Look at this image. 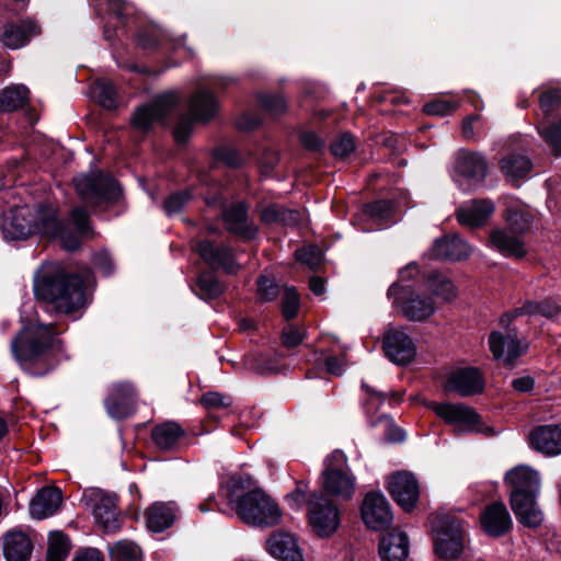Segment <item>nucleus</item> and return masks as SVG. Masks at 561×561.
Here are the masks:
<instances>
[{
    "label": "nucleus",
    "mask_w": 561,
    "mask_h": 561,
    "mask_svg": "<svg viewBox=\"0 0 561 561\" xmlns=\"http://www.w3.org/2000/svg\"><path fill=\"white\" fill-rule=\"evenodd\" d=\"M299 308V296L294 288H286L282 299L283 316L289 320L296 317Z\"/></svg>",
    "instance_id": "52"
},
{
    "label": "nucleus",
    "mask_w": 561,
    "mask_h": 561,
    "mask_svg": "<svg viewBox=\"0 0 561 561\" xmlns=\"http://www.w3.org/2000/svg\"><path fill=\"white\" fill-rule=\"evenodd\" d=\"M489 347L495 359H503L506 366L512 367L515 360L527 351L528 345L517 337L515 330H510L506 333L491 332Z\"/></svg>",
    "instance_id": "18"
},
{
    "label": "nucleus",
    "mask_w": 561,
    "mask_h": 561,
    "mask_svg": "<svg viewBox=\"0 0 561 561\" xmlns=\"http://www.w3.org/2000/svg\"><path fill=\"white\" fill-rule=\"evenodd\" d=\"M83 500L93 510L95 520L107 531L119 528V513L115 494L104 492L101 489L84 491Z\"/></svg>",
    "instance_id": "14"
},
{
    "label": "nucleus",
    "mask_w": 561,
    "mask_h": 561,
    "mask_svg": "<svg viewBox=\"0 0 561 561\" xmlns=\"http://www.w3.org/2000/svg\"><path fill=\"white\" fill-rule=\"evenodd\" d=\"M179 99L175 93H167L156 98L150 104L140 106L134 114L133 127L148 131L153 123L163 121L176 106Z\"/></svg>",
    "instance_id": "15"
},
{
    "label": "nucleus",
    "mask_w": 561,
    "mask_h": 561,
    "mask_svg": "<svg viewBox=\"0 0 561 561\" xmlns=\"http://www.w3.org/2000/svg\"><path fill=\"white\" fill-rule=\"evenodd\" d=\"M471 247L458 236L437 239L431 249V256L449 261H460L470 256Z\"/></svg>",
    "instance_id": "31"
},
{
    "label": "nucleus",
    "mask_w": 561,
    "mask_h": 561,
    "mask_svg": "<svg viewBox=\"0 0 561 561\" xmlns=\"http://www.w3.org/2000/svg\"><path fill=\"white\" fill-rule=\"evenodd\" d=\"M489 243L502 255L507 257L522 259L526 254V249L522 239L512 230L497 228L491 231Z\"/></svg>",
    "instance_id": "30"
},
{
    "label": "nucleus",
    "mask_w": 561,
    "mask_h": 561,
    "mask_svg": "<svg viewBox=\"0 0 561 561\" xmlns=\"http://www.w3.org/2000/svg\"><path fill=\"white\" fill-rule=\"evenodd\" d=\"M72 561H103V557L98 549L89 548L79 552Z\"/></svg>",
    "instance_id": "64"
},
{
    "label": "nucleus",
    "mask_w": 561,
    "mask_h": 561,
    "mask_svg": "<svg viewBox=\"0 0 561 561\" xmlns=\"http://www.w3.org/2000/svg\"><path fill=\"white\" fill-rule=\"evenodd\" d=\"M382 561H405L409 556V539L405 533L394 529L379 545Z\"/></svg>",
    "instance_id": "32"
},
{
    "label": "nucleus",
    "mask_w": 561,
    "mask_h": 561,
    "mask_svg": "<svg viewBox=\"0 0 561 561\" xmlns=\"http://www.w3.org/2000/svg\"><path fill=\"white\" fill-rule=\"evenodd\" d=\"M446 424L454 425L458 435L463 433H485L488 427L480 415L465 403L431 402L428 405Z\"/></svg>",
    "instance_id": "11"
},
{
    "label": "nucleus",
    "mask_w": 561,
    "mask_h": 561,
    "mask_svg": "<svg viewBox=\"0 0 561 561\" xmlns=\"http://www.w3.org/2000/svg\"><path fill=\"white\" fill-rule=\"evenodd\" d=\"M388 296L400 308L402 314L411 321H423L434 314L436 307L431 297L413 291L409 286L393 284Z\"/></svg>",
    "instance_id": "12"
},
{
    "label": "nucleus",
    "mask_w": 561,
    "mask_h": 561,
    "mask_svg": "<svg viewBox=\"0 0 561 561\" xmlns=\"http://www.w3.org/2000/svg\"><path fill=\"white\" fill-rule=\"evenodd\" d=\"M480 523L482 529L492 537L505 535L513 525L510 512L502 502L488 505L481 513Z\"/></svg>",
    "instance_id": "24"
},
{
    "label": "nucleus",
    "mask_w": 561,
    "mask_h": 561,
    "mask_svg": "<svg viewBox=\"0 0 561 561\" xmlns=\"http://www.w3.org/2000/svg\"><path fill=\"white\" fill-rule=\"evenodd\" d=\"M296 259L301 263L308 265L310 268H316L321 262V251L316 245H309L296 250Z\"/></svg>",
    "instance_id": "53"
},
{
    "label": "nucleus",
    "mask_w": 561,
    "mask_h": 561,
    "mask_svg": "<svg viewBox=\"0 0 561 561\" xmlns=\"http://www.w3.org/2000/svg\"><path fill=\"white\" fill-rule=\"evenodd\" d=\"M261 218L266 224L279 222L285 226H296L301 221L302 215L297 210L273 205L262 210Z\"/></svg>",
    "instance_id": "38"
},
{
    "label": "nucleus",
    "mask_w": 561,
    "mask_h": 561,
    "mask_svg": "<svg viewBox=\"0 0 561 561\" xmlns=\"http://www.w3.org/2000/svg\"><path fill=\"white\" fill-rule=\"evenodd\" d=\"M531 169L529 159L524 156L510 154L502 159L501 171L511 182L525 178Z\"/></svg>",
    "instance_id": "36"
},
{
    "label": "nucleus",
    "mask_w": 561,
    "mask_h": 561,
    "mask_svg": "<svg viewBox=\"0 0 561 561\" xmlns=\"http://www.w3.org/2000/svg\"><path fill=\"white\" fill-rule=\"evenodd\" d=\"M308 523L312 531L328 538L337 530L341 517L337 506L327 495L312 493L307 502Z\"/></svg>",
    "instance_id": "10"
},
{
    "label": "nucleus",
    "mask_w": 561,
    "mask_h": 561,
    "mask_svg": "<svg viewBox=\"0 0 561 561\" xmlns=\"http://www.w3.org/2000/svg\"><path fill=\"white\" fill-rule=\"evenodd\" d=\"M260 168L264 174H270L278 163V154L276 151L267 149L260 159Z\"/></svg>",
    "instance_id": "60"
},
{
    "label": "nucleus",
    "mask_w": 561,
    "mask_h": 561,
    "mask_svg": "<svg viewBox=\"0 0 561 561\" xmlns=\"http://www.w3.org/2000/svg\"><path fill=\"white\" fill-rule=\"evenodd\" d=\"M257 294L262 300L272 301L277 298L279 287L274 279L262 275L257 279Z\"/></svg>",
    "instance_id": "51"
},
{
    "label": "nucleus",
    "mask_w": 561,
    "mask_h": 561,
    "mask_svg": "<svg viewBox=\"0 0 561 561\" xmlns=\"http://www.w3.org/2000/svg\"><path fill=\"white\" fill-rule=\"evenodd\" d=\"M151 436L160 449L169 450L174 448L184 436V430L178 423L169 421L157 425Z\"/></svg>",
    "instance_id": "35"
},
{
    "label": "nucleus",
    "mask_w": 561,
    "mask_h": 561,
    "mask_svg": "<svg viewBox=\"0 0 561 561\" xmlns=\"http://www.w3.org/2000/svg\"><path fill=\"white\" fill-rule=\"evenodd\" d=\"M436 554L444 560L457 559L465 549L466 537L460 519L444 514L432 522Z\"/></svg>",
    "instance_id": "7"
},
{
    "label": "nucleus",
    "mask_w": 561,
    "mask_h": 561,
    "mask_svg": "<svg viewBox=\"0 0 561 561\" xmlns=\"http://www.w3.org/2000/svg\"><path fill=\"white\" fill-rule=\"evenodd\" d=\"M301 144L309 150H319L323 147L322 139L312 131H306L300 136Z\"/></svg>",
    "instance_id": "61"
},
{
    "label": "nucleus",
    "mask_w": 561,
    "mask_h": 561,
    "mask_svg": "<svg viewBox=\"0 0 561 561\" xmlns=\"http://www.w3.org/2000/svg\"><path fill=\"white\" fill-rule=\"evenodd\" d=\"M34 294L58 313L72 314L85 306L84 282L60 265H43L34 277Z\"/></svg>",
    "instance_id": "3"
},
{
    "label": "nucleus",
    "mask_w": 561,
    "mask_h": 561,
    "mask_svg": "<svg viewBox=\"0 0 561 561\" xmlns=\"http://www.w3.org/2000/svg\"><path fill=\"white\" fill-rule=\"evenodd\" d=\"M331 152L336 158H346L355 150V140L348 133L339 136L330 146Z\"/></svg>",
    "instance_id": "46"
},
{
    "label": "nucleus",
    "mask_w": 561,
    "mask_h": 561,
    "mask_svg": "<svg viewBox=\"0 0 561 561\" xmlns=\"http://www.w3.org/2000/svg\"><path fill=\"white\" fill-rule=\"evenodd\" d=\"M215 158L218 161L225 162L227 165L231 168H237L241 165L242 158L239 152L232 148L220 147L215 150Z\"/></svg>",
    "instance_id": "57"
},
{
    "label": "nucleus",
    "mask_w": 561,
    "mask_h": 561,
    "mask_svg": "<svg viewBox=\"0 0 561 561\" xmlns=\"http://www.w3.org/2000/svg\"><path fill=\"white\" fill-rule=\"evenodd\" d=\"M71 221L76 226L72 231L57 218L56 209L50 205L38 206L12 205L3 214L1 229L8 240H25L33 234L58 239L67 251L80 247V237L90 233V217L84 207H76L71 211Z\"/></svg>",
    "instance_id": "1"
},
{
    "label": "nucleus",
    "mask_w": 561,
    "mask_h": 561,
    "mask_svg": "<svg viewBox=\"0 0 561 561\" xmlns=\"http://www.w3.org/2000/svg\"><path fill=\"white\" fill-rule=\"evenodd\" d=\"M28 99V89L23 84L5 88L0 93V111L12 112L22 107Z\"/></svg>",
    "instance_id": "37"
},
{
    "label": "nucleus",
    "mask_w": 561,
    "mask_h": 561,
    "mask_svg": "<svg viewBox=\"0 0 561 561\" xmlns=\"http://www.w3.org/2000/svg\"><path fill=\"white\" fill-rule=\"evenodd\" d=\"M202 404L208 410L226 409L231 405V397L219 392H207L201 399Z\"/></svg>",
    "instance_id": "55"
},
{
    "label": "nucleus",
    "mask_w": 561,
    "mask_h": 561,
    "mask_svg": "<svg viewBox=\"0 0 561 561\" xmlns=\"http://www.w3.org/2000/svg\"><path fill=\"white\" fill-rule=\"evenodd\" d=\"M73 182L80 197L94 207L115 201L121 194L117 182L100 172L79 175Z\"/></svg>",
    "instance_id": "9"
},
{
    "label": "nucleus",
    "mask_w": 561,
    "mask_h": 561,
    "mask_svg": "<svg viewBox=\"0 0 561 561\" xmlns=\"http://www.w3.org/2000/svg\"><path fill=\"white\" fill-rule=\"evenodd\" d=\"M192 195L188 191L171 194L164 202L163 208L168 216L180 213L191 201Z\"/></svg>",
    "instance_id": "48"
},
{
    "label": "nucleus",
    "mask_w": 561,
    "mask_h": 561,
    "mask_svg": "<svg viewBox=\"0 0 561 561\" xmlns=\"http://www.w3.org/2000/svg\"><path fill=\"white\" fill-rule=\"evenodd\" d=\"M428 289L436 296L445 300H450L455 297L454 284L446 276L435 273L427 279Z\"/></svg>",
    "instance_id": "43"
},
{
    "label": "nucleus",
    "mask_w": 561,
    "mask_h": 561,
    "mask_svg": "<svg viewBox=\"0 0 561 561\" xmlns=\"http://www.w3.org/2000/svg\"><path fill=\"white\" fill-rule=\"evenodd\" d=\"M249 480L232 478L225 490L228 504L247 525L267 528L277 526L283 517L279 505L260 488H250Z\"/></svg>",
    "instance_id": "4"
},
{
    "label": "nucleus",
    "mask_w": 561,
    "mask_h": 561,
    "mask_svg": "<svg viewBox=\"0 0 561 561\" xmlns=\"http://www.w3.org/2000/svg\"><path fill=\"white\" fill-rule=\"evenodd\" d=\"M91 98L105 108H113L116 104V91L113 84L105 80L95 81L90 87Z\"/></svg>",
    "instance_id": "40"
},
{
    "label": "nucleus",
    "mask_w": 561,
    "mask_h": 561,
    "mask_svg": "<svg viewBox=\"0 0 561 561\" xmlns=\"http://www.w3.org/2000/svg\"><path fill=\"white\" fill-rule=\"evenodd\" d=\"M11 351L20 365L33 375H44L60 360L62 342L54 336L51 324L24 325L11 342Z\"/></svg>",
    "instance_id": "2"
},
{
    "label": "nucleus",
    "mask_w": 561,
    "mask_h": 561,
    "mask_svg": "<svg viewBox=\"0 0 561 561\" xmlns=\"http://www.w3.org/2000/svg\"><path fill=\"white\" fill-rule=\"evenodd\" d=\"M32 551L33 542L24 531L13 529L3 536L5 561H30Z\"/></svg>",
    "instance_id": "28"
},
{
    "label": "nucleus",
    "mask_w": 561,
    "mask_h": 561,
    "mask_svg": "<svg viewBox=\"0 0 561 561\" xmlns=\"http://www.w3.org/2000/svg\"><path fill=\"white\" fill-rule=\"evenodd\" d=\"M69 553V541L61 531H51L48 538L47 561H65Z\"/></svg>",
    "instance_id": "41"
},
{
    "label": "nucleus",
    "mask_w": 561,
    "mask_h": 561,
    "mask_svg": "<svg viewBox=\"0 0 561 561\" xmlns=\"http://www.w3.org/2000/svg\"><path fill=\"white\" fill-rule=\"evenodd\" d=\"M266 550L279 561H305L297 537L293 533H273L266 540Z\"/></svg>",
    "instance_id": "23"
},
{
    "label": "nucleus",
    "mask_w": 561,
    "mask_h": 561,
    "mask_svg": "<svg viewBox=\"0 0 561 561\" xmlns=\"http://www.w3.org/2000/svg\"><path fill=\"white\" fill-rule=\"evenodd\" d=\"M324 470L320 477V484L324 495L341 501L351 500L356 491V478L352 473L347 457L341 450L332 451L324 461Z\"/></svg>",
    "instance_id": "6"
},
{
    "label": "nucleus",
    "mask_w": 561,
    "mask_h": 561,
    "mask_svg": "<svg viewBox=\"0 0 561 561\" xmlns=\"http://www.w3.org/2000/svg\"><path fill=\"white\" fill-rule=\"evenodd\" d=\"M458 104L447 100H433L425 104L424 112L430 115L445 116L456 111Z\"/></svg>",
    "instance_id": "56"
},
{
    "label": "nucleus",
    "mask_w": 561,
    "mask_h": 561,
    "mask_svg": "<svg viewBox=\"0 0 561 561\" xmlns=\"http://www.w3.org/2000/svg\"><path fill=\"white\" fill-rule=\"evenodd\" d=\"M483 388L484 380L477 368H458L449 375L445 383V391L456 392L460 397L480 393Z\"/></svg>",
    "instance_id": "22"
},
{
    "label": "nucleus",
    "mask_w": 561,
    "mask_h": 561,
    "mask_svg": "<svg viewBox=\"0 0 561 561\" xmlns=\"http://www.w3.org/2000/svg\"><path fill=\"white\" fill-rule=\"evenodd\" d=\"M198 286L206 298H215L224 290L219 280L209 273L201 274L198 277Z\"/></svg>",
    "instance_id": "50"
},
{
    "label": "nucleus",
    "mask_w": 561,
    "mask_h": 561,
    "mask_svg": "<svg viewBox=\"0 0 561 561\" xmlns=\"http://www.w3.org/2000/svg\"><path fill=\"white\" fill-rule=\"evenodd\" d=\"M176 507L174 503L157 502L146 512L147 527L154 533L169 528L175 519Z\"/></svg>",
    "instance_id": "34"
},
{
    "label": "nucleus",
    "mask_w": 561,
    "mask_h": 561,
    "mask_svg": "<svg viewBox=\"0 0 561 561\" xmlns=\"http://www.w3.org/2000/svg\"><path fill=\"white\" fill-rule=\"evenodd\" d=\"M539 134L543 137L550 148L557 153H561V121L559 123L540 126Z\"/></svg>",
    "instance_id": "47"
},
{
    "label": "nucleus",
    "mask_w": 561,
    "mask_h": 561,
    "mask_svg": "<svg viewBox=\"0 0 561 561\" xmlns=\"http://www.w3.org/2000/svg\"><path fill=\"white\" fill-rule=\"evenodd\" d=\"M218 108V102L211 92L197 90L190 101V115L181 114L173 129L176 142H185L193 130L194 122H208Z\"/></svg>",
    "instance_id": "8"
},
{
    "label": "nucleus",
    "mask_w": 561,
    "mask_h": 561,
    "mask_svg": "<svg viewBox=\"0 0 561 561\" xmlns=\"http://www.w3.org/2000/svg\"><path fill=\"white\" fill-rule=\"evenodd\" d=\"M382 348L386 357L397 365H407L416 355V345L403 329L387 330Z\"/></svg>",
    "instance_id": "17"
},
{
    "label": "nucleus",
    "mask_w": 561,
    "mask_h": 561,
    "mask_svg": "<svg viewBox=\"0 0 561 561\" xmlns=\"http://www.w3.org/2000/svg\"><path fill=\"white\" fill-rule=\"evenodd\" d=\"M104 404L112 419L122 420L130 416L136 408L134 387L128 382L113 385Z\"/></svg>",
    "instance_id": "20"
},
{
    "label": "nucleus",
    "mask_w": 561,
    "mask_h": 561,
    "mask_svg": "<svg viewBox=\"0 0 561 561\" xmlns=\"http://www.w3.org/2000/svg\"><path fill=\"white\" fill-rule=\"evenodd\" d=\"M309 486L305 481H297L295 489L288 493L285 497L287 504L293 510H301L304 504H307L309 497L307 499Z\"/></svg>",
    "instance_id": "49"
},
{
    "label": "nucleus",
    "mask_w": 561,
    "mask_h": 561,
    "mask_svg": "<svg viewBox=\"0 0 561 561\" xmlns=\"http://www.w3.org/2000/svg\"><path fill=\"white\" fill-rule=\"evenodd\" d=\"M388 490L404 511H411L420 496L419 481L408 471L393 473L388 480Z\"/></svg>",
    "instance_id": "19"
},
{
    "label": "nucleus",
    "mask_w": 561,
    "mask_h": 561,
    "mask_svg": "<svg viewBox=\"0 0 561 561\" xmlns=\"http://www.w3.org/2000/svg\"><path fill=\"white\" fill-rule=\"evenodd\" d=\"M561 93L559 90H549L541 94L540 106L541 110L549 114L560 102Z\"/></svg>",
    "instance_id": "58"
},
{
    "label": "nucleus",
    "mask_w": 561,
    "mask_h": 561,
    "mask_svg": "<svg viewBox=\"0 0 561 561\" xmlns=\"http://www.w3.org/2000/svg\"><path fill=\"white\" fill-rule=\"evenodd\" d=\"M506 221L514 233H524L530 228L531 215L525 209L512 207L506 210Z\"/></svg>",
    "instance_id": "44"
},
{
    "label": "nucleus",
    "mask_w": 561,
    "mask_h": 561,
    "mask_svg": "<svg viewBox=\"0 0 561 561\" xmlns=\"http://www.w3.org/2000/svg\"><path fill=\"white\" fill-rule=\"evenodd\" d=\"M259 102L268 113L276 115L286 110V101L277 94H260Z\"/></svg>",
    "instance_id": "54"
},
{
    "label": "nucleus",
    "mask_w": 561,
    "mask_h": 561,
    "mask_svg": "<svg viewBox=\"0 0 561 561\" xmlns=\"http://www.w3.org/2000/svg\"><path fill=\"white\" fill-rule=\"evenodd\" d=\"M224 221L229 232L243 239H253L257 233V228L248 219L247 206L239 202L232 204L222 211Z\"/></svg>",
    "instance_id": "26"
},
{
    "label": "nucleus",
    "mask_w": 561,
    "mask_h": 561,
    "mask_svg": "<svg viewBox=\"0 0 561 561\" xmlns=\"http://www.w3.org/2000/svg\"><path fill=\"white\" fill-rule=\"evenodd\" d=\"M559 311V305H557L554 301L550 299H546L542 301L527 300L522 307L515 308L516 314L543 316L547 318L557 316Z\"/></svg>",
    "instance_id": "39"
},
{
    "label": "nucleus",
    "mask_w": 561,
    "mask_h": 561,
    "mask_svg": "<svg viewBox=\"0 0 561 561\" xmlns=\"http://www.w3.org/2000/svg\"><path fill=\"white\" fill-rule=\"evenodd\" d=\"M61 503L62 494L58 488H42L30 503V515L37 520L48 518L58 512Z\"/></svg>",
    "instance_id": "25"
},
{
    "label": "nucleus",
    "mask_w": 561,
    "mask_h": 561,
    "mask_svg": "<svg viewBox=\"0 0 561 561\" xmlns=\"http://www.w3.org/2000/svg\"><path fill=\"white\" fill-rule=\"evenodd\" d=\"M504 482L510 489V503L517 520L526 527H538L543 520L537 504L539 472L529 466L519 465L506 472Z\"/></svg>",
    "instance_id": "5"
},
{
    "label": "nucleus",
    "mask_w": 561,
    "mask_h": 561,
    "mask_svg": "<svg viewBox=\"0 0 561 561\" xmlns=\"http://www.w3.org/2000/svg\"><path fill=\"white\" fill-rule=\"evenodd\" d=\"M304 340V332L299 329L288 325L283 332V343L287 347H295Z\"/></svg>",
    "instance_id": "59"
},
{
    "label": "nucleus",
    "mask_w": 561,
    "mask_h": 561,
    "mask_svg": "<svg viewBox=\"0 0 561 561\" xmlns=\"http://www.w3.org/2000/svg\"><path fill=\"white\" fill-rule=\"evenodd\" d=\"M380 420H383L386 422V426H387L386 437L388 440L402 442L404 439V432L401 428L394 426L388 416L383 415L380 417Z\"/></svg>",
    "instance_id": "62"
},
{
    "label": "nucleus",
    "mask_w": 561,
    "mask_h": 561,
    "mask_svg": "<svg viewBox=\"0 0 561 561\" xmlns=\"http://www.w3.org/2000/svg\"><path fill=\"white\" fill-rule=\"evenodd\" d=\"M39 33V26L32 20H22L18 24L4 26L1 41L11 49L23 47L32 36Z\"/></svg>",
    "instance_id": "33"
},
{
    "label": "nucleus",
    "mask_w": 561,
    "mask_h": 561,
    "mask_svg": "<svg viewBox=\"0 0 561 561\" xmlns=\"http://www.w3.org/2000/svg\"><path fill=\"white\" fill-rule=\"evenodd\" d=\"M530 447L548 457L561 455V426L538 425L528 433Z\"/></svg>",
    "instance_id": "21"
},
{
    "label": "nucleus",
    "mask_w": 561,
    "mask_h": 561,
    "mask_svg": "<svg viewBox=\"0 0 561 561\" xmlns=\"http://www.w3.org/2000/svg\"><path fill=\"white\" fill-rule=\"evenodd\" d=\"M364 214L378 226L386 225L392 216V203L388 201H377L367 204L364 208Z\"/></svg>",
    "instance_id": "42"
},
{
    "label": "nucleus",
    "mask_w": 561,
    "mask_h": 561,
    "mask_svg": "<svg viewBox=\"0 0 561 561\" xmlns=\"http://www.w3.org/2000/svg\"><path fill=\"white\" fill-rule=\"evenodd\" d=\"M488 163L478 152L459 150L454 164V181L463 191L480 185L486 175Z\"/></svg>",
    "instance_id": "13"
},
{
    "label": "nucleus",
    "mask_w": 561,
    "mask_h": 561,
    "mask_svg": "<svg viewBox=\"0 0 561 561\" xmlns=\"http://www.w3.org/2000/svg\"><path fill=\"white\" fill-rule=\"evenodd\" d=\"M360 513L365 525L373 530L388 528L393 519L390 504L380 492H369L365 495Z\"/></svg>",
    "instance_id": "16"
},
{
    "label": "nucleus",
    "mask_w": 561,
    "mask_h": 561,
    "mask_svg": "<svg viewBox=\"0 0 561 561\" xmlns=\"http://www.w3.org/2000/svg\"><path fill=\"white\" fill-rule=\"evenodd\" d=\"M112 561H139L140 550L130 541H119L110 550Z\"/></svg>",
    "instance_id": "45"
},
{
    "label": "nucleus",
    "mask_w": 561,
    "mask_h": 561,
    "mask_svg": "<svg viewBox=\"0 0 561 561\" xmlns=\"http://www.w3.org/2000/svg\"><path fill=\"white\" fill-rule=\"evenodd\" d=\"M493 211L494 204L491 201L473 199L459 207L457 219L463 226L476 228L484 225Z\"/></svg>",
    "instance_id": "29"
},
{
    "label": "nucleus",
    "mask_w": 561,
    "mask_h": 561,
    "mask_svg": "<svg viewBox=\"0 0 561 561\" xmlns=\"http://www.w3.org/2000/svg\"><path fill=\"white\" fill-rule=\"evenodd\" d=\"M196 250L204 262L213 268H222L229 274L234 273L238 268L233 253L227 247H215L208 241H201Z\"/></svg>",
    "instance_id": "27"
},
{
    "label": "nucleus",
    "mask_w": 561,
    "mask_h": 561,
    "mask_svg": "<svg viewBox=\"0 0 561 561\" xmlns=\"http://www.w3.org/2000/svg\"><path fill=\"white\" fill-rule=\"evenodd\" d=\"M94 266L104 275H110L114 268L112 260L106 253H100L95 256Z\"/></svg>",
    "instance_id": "63"
}]
</instances>
